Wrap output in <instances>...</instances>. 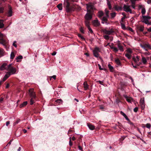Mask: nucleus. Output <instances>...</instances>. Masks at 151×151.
<instances>
[{"label": "nucleus", "instance_id": "obj_1", "mask_svg": "<svg viewBox=\"0 0 151 151\" xmlns=\"http://www.w3.org/2000/svg\"><path fill=\"white\" fill-rule=\"evenodd\" d=\"M29 96L31 98L30 104L32 105L35 101L36 98L35 92L34 91V89L30 88L29 90Z\"/></svg>", "mask_w": 151, "mask_h": 151}, {"label": "nucleus", "instance_id": "obj_2", "mask_svg": "<svg viewBox=\"0 0 151 151\" xmlns=\"http://www.w3.org/2000/svg\"><path fill=\"white\" fill-rule=\"evenodd\" d=\"M87 12H91L95 9L94 5L91 3H89L86 4Z\"/></svg>", "mask_w": 151, "mask_h": 151}, {"label": "nucleus", "instance_id": "obj_3", "mask_svg": "<svg viewBox=\"0 0 151 151\" xmlns=\"http://www.w3.org/2000/svg\"><path fill=\"white\" fill-rule=\"evenodd\" d=\"M140 46L146 51H148L147 48H148L149 49H151V46L148 42L143 43L142 44H140Z\"/></svg>", "mask_w": 151, "mask_h": 151}, {"label": "nucleus", "instance_id": "obj_4", "mask_svg": "<svg viewBox=\"0 0 151 151\" xmlns=\"http://www.w3.org/2000/svg\"><path fill=\"white\" fill-rule=\"evenodd\" d=\"M7 70L9 71V72L10 74H14L16 73V69L12 66L11 64H10L8 65Z\"/></svg>", "mask_w": 151, "mask_h": 151}, {"label": "nucleus", "instance_id": "obj_5", "mask_svg": "<svg viewBox=\"0 0 151 151\" xmlns=\"http://www.w3.org/2000/svg\"><path fill=\"white\" fill-rule=\"evenodd\" d=\"M100 51V49L98 47H96L93 50V54L94 56L97 58L99 57V53Z\"/></svg>", "mask_w": 151, "mask_h": 151}, {"label": "nucleus", "instance_id": "obj_6", "mask_svg": "<svg viewBox=\"0 0 151 151\" xmlns=\"http://www.w3.org/2000/svg\"><path fill=\"white\" fill-rule=\"evenodd\" d=\"M130 6L128 4H124L123 6L124 10L127 12H129L130 13H132L131 9H130Z\"/></svg>", "mask_w": 151, "mask_h": 151}, {"label": "nucleus", "instance_id": "obj_7", "mask_svg": "<svg viewBox=\"0 0 151 151\" xmlns=\"http://www.w3.org/2000/svg\"><path fill=\"white\" fill-rule=\"evenodd\" d=\"M142 22L146 24H149V20L151 19L150 17L149 16H142Z\"/></svg>", "mask_w": 151, "mask_h": 151}, {"label": "nucleus", "instance_id": "obj_8", "mask_svg": "<svg viewBox=\"0 0 151 151\" xmlns=\"http://www.w3.org/2000/svg\"><path fill=\"white\" fill-rule=\"evenodd\" d=\"M86 14L85 18L86 20H89L92 18V14L91 12H88Z\"/></svg>", "mask_w": 151, "mask_h": 151}, {"label": "nucleus", "instance_id": "obj_9", "mask_svg": "<svg viewBox=\"0 0 151 151\" xmlns=\"http://www.w3.org/2000/svg\"><path fill=\"white\" fill-rule=\"evenodd\" d=\"M92 24L94 26L96 27H98L100 25V22L97 19H96L93 21Z\"/></svg>", "mask_w": 151, "mask_h": 151}, {"label": "nucleus", "instance_id": "obj_10", "mask_svg": "<svg viewBox=\"0 0 151 151\" xmlns=\"http://www.w3.org/2000/svg\"><path fill=\"white\" fill-rule=\"evenodd\" d=\"M140 105L141 106V109L142 110H143L145 108L144 99L142 98L140 99Z\"/></svg>", "mask_w": 151, "mask_h": 151}, {"label": "nucleus", "instance_id": "obj_11", "mask_svg": "<svg viewBox=\"0 0 151 151\" xmlns=\"http://www.w3.org/2000/svg\"><path fill=\"white\" fill-rule=\"evenodd\" d=\"M9 10L7 12V15L8 17H10L12 16V7L10 5H8Z\"/></svg>", "mask_w": 151, "mask_h": 151}, {"label": "nucleus", "instance_id": "obj_12", "mask_svg": "<svg viewBox=\"0 0 151 151\" xmlns=\"http://www.w3.org/2000/svg\"><path fill=\"white\" fill-rule=\"evenodd\" d=\"M64 4L66 6V12H68L70 11V9L69 8L70 5L68 1H66L64 3Z\"/></svg>", "mask_w": 151, "mask_h": 151}, {"label": "nucleus", "instance_id": "obj_13", "mask_svg": "<svg viewBox=\"0 0 151 151\" xmlns=\"http://www.w3.org/2000/svg\"><path fill=\"white\" fill-rule=\"evenodd\" d=\"M7 43V41L3 39V38L0 39V43L2 44L3 46H6Z\"/></svg>", "mask_w": 151, "mask_h": 151}, {"label": "nucleus", "instance_id": "obj_14", "mask_svg": "<svg viewBox=\"0 0 151 151\" xmlns=\"http://www.w3.org/2000/svg\"><path fill=\"white\" fill-rule=\"evenodd\" d=\"M8 66L6 63H4L1 66L0 69L1 70H3L6 69L7 70Z\"/></svg>", "mask_w": 151, "mask_h": 151}, {"label": "nucleus", "instance_id": "obj_15", "mask_svg": "<svg viewBox=\"0 0 151 151\" xmlns=\"http://www.w3.org/2000/svg\"><path fill=\"white\" fill-rule=\"evenodd\" d=\"M125 97L127 101L129 103H132L133 101V100L132 98L127 96H125Z\"/></svg>", "mask_w": 151, "mask_h": 151}, {"label": "nucleus", "instance_id": "obj_16", "mask_svg": "<svg viewBox=\"0 0 151 151\" xmlns=\"http://www.w3.org/2000/svg\"><path fill=\"white\" fill-rule=\"evenodd\" d=\"M10 76V74L9 72H7V73L5 75L3 78V81H5Z\"/></svg>", "mask_w": 151, "mask_h": 151}, {"label": "nucleus", "instance_id": "obj_17", "mask_svg": "<svg viewBox=\"0 0 151 151\" xmlns=\"http://www.w3.org/2000/svg\"><path fill=\"white\" fill-rule=\"evenodd\" d=\"M103 31L104 33L108 35H111L112 32L111 30H108L106 29H104Z\"/></svg>", "mask_w": 151, "mask_h": 151}, {"label": "nucleus", "instance_id": "obj_18", "mask_svg": "<svg viewBox=\"0 0 151 151\" xmlns=\"http://www.w3.org/2000/svg\"><path fill=\"white\" fill-rule=\"evenodd\" d=\"M87 126L89 129L91 130H93L95 128V127L90 124H88Z\"/></svg>", "mask_w": 151, "mask_h": 151}, {"label": "nucleus", "instance_id": "obj_19", "mask_svg": "<svg viewBox=\"0 0 151 151\" xmlns=\"http://www.w3.org/2000/svg\"><path fill=\"white\" fill-rule=\"evenodd\" d=\"M83 87L85 90H86L88 88V85L86 82H84L83 84Z\"/></svg>", "mask_w": 151, "mask_h": 151}, {"label": "nucleus", "instance_id": "obj_20", "mask_svg": "<svg viewBox=\"0 0 151 151\" xmlns=\"http://www.w3.org/2000/svg\"><path fill=\"white\" fill-rule=\"evenodd\" d=\"M133 59L134 61L136 63H137L139 61V57L138 56H136L135 57H133Z\"/></svg>", "mask_w": 151, "mask_h": 151}, {"label": "nucleus", "instance_id": "obj_21", "mask_svg": "<svg viewBox=\"0 0 151 151\" xmlns=\"http://www.w3.org/2000/svg\"><path fill=\"white\" fill-rule=\"evenodd\" d=\"M142 61L144 64H146L147 63V60L146 58L142 56Z\"/></svg>", "mask_w": 151, "mask_h": 151}, {"label": "nucleus", "instance_id": "obj_22", "mask_svg": "<svg viewBox=\"0 0 151 151\" xmlns=\"http://www.w3.org/2000/svg\"><path fill=\"white\" fill-rule=\"evenodd\" d=\"M4 50L1 48H0V57L3 56L4 53Z\"/></svg>", "mask_w": 151, "mask_h": 151}, {"label": "nucleus", "instance_id": "obj_23", "mask_svg": "<svg viewBox=\"0 0 151 151\" xmlns=\"http://www.w3.org/2000/svg\"><path fill=\"white\" fill-rule=\"evenodd\" d=\"M3 20H0V29L3 28L4 27V24L3 23Z\"/></svg>", "mask_w": 151, "mask_h": 151}, {"label": "nucleus", "instance_id": "obj_24", "mask_svg": "<svg viewBox=\"0 0 151 151\" xmlns=\"http://www.w3.org/2000/svg\"><path fill=\"white\" fill-rule=\"evenodd\" d=\"M62 4H60L57 6V7L59 10H61L62 9L63 6Z\"/></svg>", "mask_w": 151, "mask_h": 151}, {"label": "nucleus", "instance_id": "obj_25", "mask_svg": "<svg viewBox=\"0 0 151 151\" xmlns=\"http://www.w3.org/2000/svg\"><path fill=\"white\" fill-rule=\"evenodd\" d=\"M114 8L116 10L118 11L121 10L122 9L121 7L117 6H115Z\"/></svg>", "mask_w": 151, "mask_h": 151}, {"label": "nucleus", "instance_id": "obj_26", "mask_svg": "<svg viewBox=\"0 0 151 151\" xmlns=\"http://www.w3.org/2000/svg\"><path fill=\"white\" fill-rule=\"evenodd\" d=\"M138 29L140 31L142 32L144 30V27L142 26H141L138 27Z\"/></svg>", "mask_w": 151, "mask_h": 151}, {"label": "nucleus", "instance_id": "obj_27", "mask_svg": "<svg viewBox=\"0 0 151 151\" xmlns=\"http://www.w3.org/2000/svg\"><path fill=\"white\" fill-rule=\"evenodd\" d=\"M27 101H25L22 104H21L20 106L19 107L20 108H22L24 106L26 105H27Z\"/></svg>", "mask_w": 151, "mask_h": 151}, {"label": "nucleus", "instance_id": "obj_28", "mask_svg": "<svg viewBox=\"0 0 151 151\" xmlns=\"http://www.w3.org/2000/svg\"><path fill=\"white\" fill-rule=\"evenodd\" d=\"M115 61L116 64L118 65H120L121 64V63L119 60L118 58L115 59Z\"/></svg>", "mask_w": 151, "mask_h": 151}, {"label": "nucleus", "instance_id": "obj_29", "mask_svg": "<svg viewBox=\"0 0 151 151\" xmlns=\"http://www.w3.org/2000/svg\"><path fill=\"white\" fill-rule=\"evenodd\" d=\"M22 58V56L21 55H20L17 57L16 58L17 62H19L20 61L19 60H21Z\"/></svg>", "mask_w": 151, "mask_h": 151}, {"label": "nucleus", "instance_id": "obj_30", "mask_svg": "<svg viewBox=\"0 0 151 151\" xmlns=\"http://www.w3.org/2000/svg\"><path fill=\"white\" fill-rule=\"evenodd\" d=\"M107 4L108 5V6L109 9H111V4L110 3V2L108 0H107Z\"/></svg>", "mask_w": 151, "mask_h": 151}, {"label": "nucleus", "instance_id": "obj_31", "mask_svg": "<svg viewBox=\"0 0 151 151\" xmlns=\"http://www.w3.org/2000/svg\"><path fill=\"white\" fill-rule=\"evenodd\" d=\"M15 56V55L14 53L13 52H12L10 55V58L12 59H13L14 58Z\"/></svg>", "mask_w": 151, "mask_h": 151}, {"label": "nucleus", "instance_id": "obj_32", "mask_svg": "<svg viewBox=\"0 0 151 151\" xmlns=\"http://www.w3.org/2000/svg\"><path fill=\"white\" fill-rule=\"evenodd\" d=\"M85 24L86 26L88 27H90L89 26V22L88 21V20H86L85 21Z\"/></svg>", "mask_w": 151, "mask_h": 151}, {"label": "nucleus", "instance_id": "obj_33", "mask_svg": "<svg viewBox=\"0 0 151 151\" xmlns=\"http://www.w3.org/2000/svg\"><path fill=\"white\" fill-rule=\"evenodd\" d=\"M118 47L119 48V50L121 51H123L122 46H121L120 44H118Z\"/></svg>", "mask_w": 151, "mask_h": 151}, {"label": "nucleus", "instance_id": "obj_34", "mask_svg": "<svg viewBox=\"0 0 151 151\" xmlns=\"http://www.w3.org/2000/svg\"><path fill=\"white\" fill-rule=\"evenodd\" d=\"M121 28L122 29L124 30L126 29V27L125 24L122 23H121L120 24Z\"/></svg>", "mask_w": 151, "mask_h": 151}, {"label": "nucleus", "instance_id": "obj_35", "mask_svg": "<svg viewBox=\"0 0 151 151\" xmlns=\"http://www.w3.org/2000/svg\"><path fill=\"white\" fill-rule=\"evenodd\" d=\"M108 67L109 69H110V70L111 71H113V67L110 64H109L108 65Z\"/></svg>", "mask_w": 151, "mask_h": 151}, {"label": "nucleus", "instance_id": "obj_36", "mask_svg": "<svg viewBox=\"0 0 151 151\" xmlns=\"http://www.w3.org/2000/svg\"><path fill=\"white\" fill-rule=\"evenodd\" d=\"M55 102H56V103L58 104H60L63 102V101L61 99H59L56 100V101H55Z\"/></svg>", "mask_w": 151, "mask_h": 151}, {"label": "nucleus", "instance_id": "obj_37", "mask_svg": "<svg viewBox=\"0 0 151 151\" xmlns=\"http://www.w3.org/2000/svg\"><path fill=\"white\" fill-rule=\"evenodd\" d=\"M103 15V12L102 11L99 12L98 14V17H101Z\"/></svg>", "mask_w": 151, "mask_h": 151}, {"label": "nucleus", "instance_id": "obj_38", "mask_svg": "<svg viewBox=\"0 0 151 151\" xmlns=\"http://www.w3.org/2000/svg\"><path fill=\"white\" fill-rule=\"evenodd\" d=\"M111 48L113 50V51L115 52H116L118 51V49L117 48L115 47H111Z\"/></svg>", "mask_w": 151, "mask_h": 151}, {"label": "nucleus", "instance_id": "obj_39", "mask_svg": "<svg viewBox=\"0 0 151 151\" xmlns=\"http://www.w3.org/2000/svg\"><path fill=\"white\" fill-rule=\"evenodd\" d=\"M108 17H107V16L104 17L102 19V20L103 21H106L107 20V18H108Z\"/></svg>", "mask_w": 151, "mask_h": 151}, {"label": "nucleus", "instance_id": "obj_40", "mask_svg": "<svg viewBox=\"0 0 151 151\" xmlns=\"http://www.w3.org/2000/svg\"><path fill=\"white\" fill-rule=\"evenodd\" d=\"M146 51V52H143L142 53L146 56L149 55H150V53L149 52L147 51Z\"/></svg>", "mask_w": 151, "mask_h": 151}, {"label": "nucleus", "instance_id": "obj_41", "mask_svg": "<svg viewBox=\"0 0 151 151\" xmlns=\"http://www.w3.org/2000/svg\"><path fill=\"white\" fill-rule=\"evenodd\" d=\"M70 9V11L68 12H71L74 11L75 9L73 6H70L69 7Z\"/></svg>", "mask_w": 151, "mask_h": 151}, {"label": "nucleus", "instance_id": "obj_42", "mask_svg": "<svg viewBox=\"0 0 151 151\" xmlns=\"http://www.w3.org/2000/svg\"><path fill=\"white\" fill-rule=\"evenodd\" d=\"M111 18H114L116 15V14L115 12H113L111 14Z\"/></svg>", "mask_w": 151, "mask_h": 151}, {"label": "nucleus", "instance_id": "obj_43", "mask_svg": "<svg viewBox=\"0 0 151 151\" xmlns=\"http://www.w3.org/2000/svg\"><path fill=\"white\" fill-rule=\"evenodd\" d=\"M125 56L128 59L131 58V55L129 53H126L125 54Z\"/></svg>", "mask_w": 151, "mask_h": 151}, {"label": "nucleus", "instance_id": "obj_44", "mask_svg": "<svg viewBox=\"0 0 151 151\" xmlns=\"http://www.w3.org/2000/svg\"><path fill=\"white\" fill-rule=\"evenodd\" d=\"M131 3L132 4V5H131L133 9H135V2H133L134 3H132V2H131Z\"/></svg>", "mask_w": 151, "mask_h": 151}, {"label": "nucleus", "instance_id": "obj_45", "mask_svg": "<svg viewBox=\"0 0 151 151\" xmlns=\"http://www.w3.org/2000/svg\"><path fill=\"white\" fill-rule=\"evenodd\" d=\"M141 12L142 15H144L145 14L146 10L145 8L142 9Z\"/></svg>", "mask_w": 151, "mask_h": 151}, {"label": "nucleus", "instance_id": "obj_46", "mask_svg": "<svg viewBox=\"0 0 151 151\" xmlns=\"http://www.w3.org/2000/svg\"><path fill=\"white\" fill-rule=\"evenodd\" d=\"M20 121V120L19 119H17V120L14 123V125L17 124L18 123H19Z\"/></svg>", "mask_w": 151, "mask_h": 151}, {"label": "nucleus", "instance_id": "obj_47", "mask_svg": "<svg viewBox=\"0 0 151 151\" xmlns=\"http://www.w3.org/2000/svg\"><path fill=\"white\" fill-rule=\"evenodd\" d=\"M88 28L89 32H90L91 33H93V31L90 27H88Z\"/></svg>", "mask_w": 151, "mask_h": 151}, {"label": "nucleus", "instance_id": "obj_48", "mask_svg": "<svg viewBox=\"0 0 151 151\" xmlns=\"http://www.w3.org/2000/svg\"><path fill=\"white\" fill-rule=\"evenodd\" d=\"M120 114L121 115H122V116H123L124 117H127L126 115L122 111H120Z\"/></svg>", "mask_w": 151, "mask_h": 151}, {"label": "nucleus", "instance_id": "obj_49", "mask_svg": "<svg viewBox=\"0 0 151 151\" xmlns=\"http://www.w3.org/2000/svg\"><path fill=\"white\" fill-rule=\"evenodd\" d=\"M146 127L149 129L151 127V125L150 124L147 123L146 124Z\"/></svg>", "mask_w": 151, "mask_h": 151}, {"label": "nucleus", "instance_id": "obj_50", "mask_svg": "<svg viewBox=\"0 0 151 151\" xmlns=\"http://www.w3.org/2000/svg\"><path fill=\"white\" fill-rule=\"evenodd\" d=\"M78 36L79 37H80L83 40H84L85 39L83 37V36H82L81 34H78Z\"/></svg>", "mask_w": 151, "mask_h": 151}, {"label": "nucleus", "instance_id": "obj_51", "mask_svg": "<svg viewBox=\"0 0 151 151\" xmlns=\"http://www.w3.org/2000/svg\"><path fill=\"white\" fill-rule=\"evenodd\" d=\"M105 13L106 14V16H107V17H109V11L107 10L106 9H105Z\"/></svg>", "mask_w": 151, "mask_h": 151}, {"label": "nucleus", "instance_id": "obj_52", "mask_svg": "<svg viewBox=\"0 0 151 151\" xmlns=\"http://www.w3.org/2000/svg\"><path fill=\"white\" fill-rule=\"evenodd\" d=\"M104 38L106 40H108L109 38V37L108 35H105L104 36Z\"/></svg>", "mask_w": 151, "mask_h": 151}, {"label": "nucleus", "instance_id": "obj_53", "mask_svg": "<svg viewBox=\"0 0 151 151\" xmlns=\"http://www.w3.org/2000/svg\"><path fill=\"white\" fill-rule=\"evenodd\" d=\"M70 141H69V145L70 146H71L73 145L72 143L71 142V137L69 138Z\"/></svg>", "mask_w": 151, "mask_h": 151}, {"label": "nucleus", "instance_id": "obj_54", "mask_svg": "<svg viewBox=\"0 0 151 151\" xmlns=\"http://www.w3.org/2000/svg\"><path fill=\"white\" fill-rule=\"evenodd\" d=\"M16 41H15L13 43V45L15 47H17V45L16 44Z\"/></svg>", "mask_w": 151, "mask_h": 151}, {"label": "nucleus", "instance_id": "obj_55", "mask_svg": "<svg viewBox=\"0 0 151 151\" xmlns=\"http://www.w3.org/2000/svg\"><path fill=\"white\" fill-rule=\"evenodd\" d=\"M4 8L3 7L0 8V13H2L3 12Z\"/></svg>", "mask_w": 151, "mask_h": 151}, {"label": "nucleus", "instance_id": "obj_56", "mask_svg": "<svg viewBox=\"0 0 151 151\" xmlns=\"http://www.w3.org/2000/svg\"><path fill=\"white\" fill-rule=\"evenodd\" d=\"M4 37V35L0 32V39Z\"/></svg>", "mask_w": 151, "mask_h": 151}, {"label": "nucleus", "instance_id": "obj_57", "mask_svg": "<svg viewBox=\"0 0 151 151\" xmlns=\"http://www.w3.org/2000/svg\"><path fill=\"white\" fill-rule=\"evenodd\" d=\"M98 67H99V70H103V68H102L101 67L100 64H99L98 65Z\"/></svg>", "mask_w": 151, "mask_h": 151}, {"label": "nucleus", "instance_id": "obj_58", "mask_svg": "<svg viewBox=\"0 0 151 151\" xmlns=\"http://www.w3.org/2000/svg\"><path fill=\"white\" fill-rule=\"evenodd\" d=\"M138 109V107H136L134 109V112H136L137 111Z\"/></svg>", "mask_w": 151, "mask_h": 151}, {"label": "nucleus", "instance_id": "obj_59", "mask_svg": "<svg viewBox=\"0 0 151 151\" xmlns=\"http://www.w3.org/2000/svg\"><path fill=\"white\" fill-rule=\"evenodd\" d=\"M80 31L81 33H84V31L82 28L81 27L80 28Z\"/></svg>", "mask_w": 151, "mask_h": 151}, {"label": "nucleus", "instance_id": "obj_60", "mask_svg": "<svg viewBox=\"0 0 151 151\" xmlns=\"http://www.w3.org/2000/svg\"><path fill=\"white\" fill-rule=\"evenodd\" d=\"M129 78L131 79V81L132 83V84L133 85H134V80H133V78H132V77H130Z\"/></svg>", "mask_w": 151, "mask_h": 151}, {"label": "nucleus", "instance_id": "obj_61", "mask_svg": "<svg viewBox=\"0 0 151 151\" xmlns=\"http://www.w3.org/2000/svg\"><path fill=\"white\" fill-rule=\"evenodd\" d=\"M51 78H52L54 79H55L56 78V76L55 75H53L52 76L50 77Z\"/></svg>", "mask_w": 151, "mask_h": 151}, {"label": "nucleus", "instance_id": "obj_62", "mask_svg": "<svg viewBox=\"0 0 151 151\" xmlns=\"http://www.w3.org/2000/svg\"><path fill=\"white\" fill-rule=\"evenodd\" d=\"M139 0H130V1L131 2H132L133 3H134L133 2H135L136 1H139Z\"/></svg>", "mask_w": 151, "mask_h": 151}, {"label": "nucleus", "instance_id": "obj_63", "mask_svg": "<svg viewBox=\"0 0 151 151\" xmlns=\"http://www.w3.org/2000/svg\"><path fill=\"white\" fill-rule=\"evenodd\" d=\"M56 52H54L52 53V55L53 56L55 55L56 54Z\"/></svg>", "mask_w": 151, "mask_h": 151}, {"label": "nucleus", "instance_id": "obj_64", "mask_svg": "<svg viewBox=\"0 0 151 151\" xmlns=\"http://www.w3.org/2000/svg\"><path fill=\"white\" fill-rule=\"evenodd\" d=\"M147 3L148 4H151V0H148L147 1Z\"/></svg>", "mask_w": 151, "mask_h": 151}]
</instances>
